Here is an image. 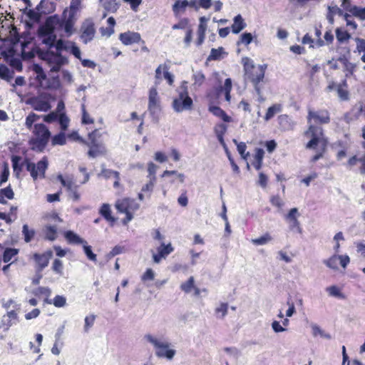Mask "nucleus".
<instances>
[{"label":"nucleus","instance_id":"nucleus-1","mask_svg":"<svg viewBox=\"0 0 365 365\" xmlns=\"http://www.w3.org/2000/svg\"><path fill=\"white\" fill-rule=\"evenodd\" d=\"M307 121V128L302 133L303 137L307 140L304 147L307 150L316 151L310 159L312 163H315L323 158L327 149L329 141L322 125L331 122L330 113L327 108L314 110L309 108Z\"/></svg>","mask_w":365,"mask_h":365},{"label":"nucleus","instance_id":"nucleus-2","mask_svg":"<svg viewBox=\"0 0 365 365\" xmlns=\"http://www.w3.org/2000/svg\"><path fill=\"white\" fill-rule=\"evenodd\" d=\"M11 163L14 172L16 174H19L22 171L24 165H26V170L30 173L34 180H36L38 178H44L48 165V159L46 156L39 160L37 164H35L28 158L22 161L21 156L12 155Z\"/></svg>","mask_w":365,"mask_h":365},{"label":"nucleus","instance_id":"nucleus-3","mask_svg":"<svg viewBox=\"0 0 365 365\" xmlns=\"http://www.w3.org/2000/svg\"><path fill=\"white\" fill-rule=\"evenodd\" d=\"M242 64L245 71V79L251 82L257 93L260 95L261 88L259 83L262 82L264 78L267 65L262 64L256 66L254 64L253 61L248 57L242 58Z\"/></svg>","mask_w":365,"mask_h":365},{"label":"nucleus","instance_id":"nucleus-4","mask_svg":"<svg viewBox=\"0 0 365 365\" xmlns=\"http://www.w3.org/2000/svg\"><path fill=\"white\" fill-rule=\"evenodd\" d=\"M178 96L172 103L173 108L177 113H182L185 110L193 109L194 103L192 98L189 96L188 82L183 81L181 82L179 88L177 89Z\"/></svg>","mask_w":365,"mask_h":365},{"label":"nucleus","instance_id":"nucleus-5","mask_svg":"<svg viewBox=\"0 0 365 365\" xmlns=\"http://www.w3.org/2000/svg\"><path fill=\"white\" fill-rule=\"evenodd\" d=\"M33 133L35 138L31 140L32 149L43 151L51 137V132L44 124L37 123L34 125Z\"/></svg>","mask_w":365,"mask_h":365},{"label":"nucleus","instance_id":"nucleus-6","mask_svg":"<svg viewBox=\"0 0 365 365\" xmlns=\"http://www.w3.org/2000/svg\"><path fill=\"white\" fill-rule=\"evenodd\" d=\"M115 207L118 212L125 215L122 223L126 225L133 219L134 212L139 209V205L134 199L124 197L116 200Z\"/></svg>","mask_w":365,"mask_h":365},{"label":"nucleus","instance_id":"nucleus-7","mask_svg":"<svg viewBox=\"0 0 365 365\" xmlns=\"http://www.w3.org/2000/svg\"><path fill=\"white\" fill-rule=\"evenodd\" d=\"M101 137L102 134L99 129H95L88 133V141L86 140V143H84L90 148L88 151V157L95 158L106 153V148L101 140Z\"/></svg>","mask_w":365,"mask_h":365},{"label":"nucleus","instance_id":"nucleus-8","mask_svg":"<svg viewBox=\"0 0 365 365\" xmlns=\"http://www.w3.org/2000/svg\"><path fill=\"white\" fill-rule=\"evenodd\" d=\"M145 338L154 346L155 355L158 357L168 359H172L174 357L175 350L170 349V344L168 341H160L150 334H146Z\"/></svg>","mask_w":365,"mask_h":365},{"label":"nucleus","instance_id":"nucleus-9","mask_svg":"<svg viewBox=\"0 0 365 365\" xmlns=\"http://www.w3.org/2000/svg\"><path fill=\"white\" fill-rule=\"evenodd\" d=\"M96 34L95 24L91 20H86L81 26L80 38L85 44L91 41Z\"/></svg>","mask_w":365,"mask_h":365},{"label":"nucleus","instance_id":"nucleus-10","mask_svg":"<svg viewBox=\"0 0 365 365\" xmlns=\"http://www.w3.org/2000/svg\"><path fill=\"white\" fill-rule=\"evenodd\" d=\"M172 29H185L186 32L184 38V43L187 46L190 45L192 40L193 31L188 18L185 17L180 19L177 24H175L172 26Z\"/></svg>","mask_w":365,"mask_h":365},{"label":"nucleus","instance_id":"nucleus-11","mask_svg":"<svg viewBox=\"0 0 365 365\" xmlns=\"http://www.w3.org/2000/svg\"><path fill=\"white\" fill-rule=\"evenodd\" d=\"M31 106L36 111L47 112L51 108L50 101L46 96H35L29 99Z\"/></svg>","mask_w":365,"mask_h":365},{"label":"nucleus","instance_id":"nucleus-12","mask_svg":"<svg viewBox=\"0 0 365 365\" xmlns=\"http://www.w3.org/2000/svg\"><path fill=\"white\" fill-rule=\"evenodd\" d=\"M53 257V252L51 250H46L42 254L34 253L32 256V259L36 264V270L38 272H42L49 263L50 259Z\"/></svg>","mask_w":365,"mask_h":365},{"label":"nucleus","instance_id":"nucleus-13","mask_svg":"<svg viewBox=\"0 0 365 365\" xmlns=\"http://www.w3.org/2000/svg\"><path fill=\"white\" fill-rule=\"evenodd\" d=\"M118 38L123 45L130 46L134 43H139L141 41V36L138 32L127 31L120 33Z\"/></svg>","mask_w":365,"mask_h":365},{"label":"nucleus","instance_id":"nucleus-14","mask_svg":"<svg viewBox=\"0 0 365 365\" xmlns=\"http://www.w3.org/2000/svg\"><path fill=\"white\" fill-rule=\"evenodd\" d=\"M173 251L174 247L170 242L167 245L161 243L157 248V253L153 255V262L157 264L160 263L162 259H165Z\"/></svg>","mask_w":365,"mask_h":365},{"label":"nucleus","instance_id":"nucleus-15","mask_svg":"<svg viewBox=\"0 0 365 365\" xmlns=\"http://www.w3.org/2000/svg\"><path fill=\"white\" fill-rule=\"evenodd\" d=\"M299 215L298 209L294 207L292 208L285 216V220L289 223L290 230H296L298 233L301 234L302 232V229L300 226V222L297 219Z\"/></svg>","mask_w":365,"mask_h":365},{"label":"nucleus","instance_id":"nucleus-16","mask_svg":"<svg viewBox=\"0 0 365 365\" xmlns=\"http://www.w3.org/2000/svg\"><path fill=\"white\" fill-rule=\"evenodd\" d=\"M207 21L208 19L205 16H201L199 19V24L197 29V39L195 41V45L197 46H201L205 41L207 29Z\"/></svg>","mask_w":365,"mask_h":365},{"label":"nucleus","instance_id":"nucleus-17","mask_svg":"<svg viewBox=\"0 0 365 365\" xmlns=\"http://www.w3.org/2000/svg\"><path fill=\"white\" fill-rule=\"evenodd\" d=\"M98 213L110 227L114 226L116 223L117 218L113 215L112 210L109 204H102L98 210Z\"/></svg>","mask_w":365,"mask_h":365},{"label":"nucleus","instance_id":"nucleus-18","mask_svg":"<svg viewBox=\"0 0 365 365\" xmlns=\"http://www.w3.org/2000/svg\"><path fill=\"white\" fill-rule=\"evenodd\" d=\"M46 56H52L54 57V65L51 68L52 71L58 72L59 71L61 67L63 65L67 64L68 63V61L66 57L61 55V53L56 52H51V53H46Z\"/></svg>","mask_w":365,"mask_h":365},{"label":"nucleus","instance_id":"nucleus-19","mask_svg":"<svg viewBox=\"0 0 365 365\" xmlns=\"http://www.w3.org/2000/svg\"><path fill=\"white\" fill-rule=\"evenodd\" d=\"M160 106V100L158 97V93L156 88H151L149 90V96H148V110L150 111H154L155 108H159Z\"/></svg>","mask_w":365,"mask_h":365},{"label":"nucleus","instance_id":"nucleus-20","mask_svg":"<svg viewBox=\"0 0 365 365\" xmlns=\"http://www.w3.org/2000/svg\"><path fill=\"white\" fill-rule=\"evenodd\" d=\"M357 163H360L359 172L361 174H365V153L358 158L356 155L351 156L347 161V166L349 168H353L355 166Z\"/></svg>","mask_w":365,"mask_h":365},{"label":"nucleus","instance_id":"nucleus-21","mask_svg":"<svg viewBox=\"0 0 365 365\" xmlns=\"http://www.w3.org/2000/svg\"><path fill=\"white\" fill-rule=\"evenodd\" d=\"M208 110L212 113L215 116L222 119L224 122L229 123L232 120L230 116H229L224 110L217 106H210Z\"/></svg>","mask_w":365,"mask_h":365},{"label":"nucleus","instance_id":"nucleus-22","mask_svg":"<svg viewBox=\"0 0 365 365\" xmlns=\"http://www.w3.org/2000/svg\"><path fill=\"white\" fill-rule=\"evenodd\" d=\"M264 156V151L262 148H255L252 164L257 170H259L262 168Z\"/></svg>","mask_w":365,"mask_h":365},{"label":"nucleus","instance_id":"nucleus-23","mask_svg":"<svg viewBox=\"0 0 365 365\" xmlns=\"http://www.w3.org/2000/svg\"><path fill=\"white\" fill-rule=\"evenodd\" d=\"M106 12L103 13V18L107 16L108 12L115 13L119 9V4L116 0H101Z\"/></svg>","mask_w":365,"mask_h":365},{"label":"nucleus","instance_id":"nucleus-24","mask_svg":"<svg viewBox=\"0 0 365 365\" xmlns=\"http://www.w3.org/2000/svg\"><path fill=\"white\" fill-rule=\"evenodd\" d=\"M44 239L49 241H54L58 237L56 226L46 225L43 228Z\"/></svg>","mask_w":365,"mask_h":365},{"label":"nucleus","instance_id":"nucleus-25","mask_svg":"<svg viewBox=\"0 0 365 365\" xmlns=\"http://www.w3.org/2000/svg\"><path fill=\"white\" fill-rule=\"evenodd\" d=\"M64 237L67 242L71 245H83L86 240L71 230L65 232Z\"/></svg>","mask_w":365,"mask_h":365},{"label":"nucleus","instance_id":"nucleus-26","mask_svg":"<svg viewBox=\"0 0 365 365\" xmlns=\"http://www.w3.org/2000/svg\"><path fill=\"white\" fill-rule=\"evenodd\" d=\"M54 33V26L51 21V19L46 20L44 25L39 27L38 34L39 38L48 36Z\"/></svg>","mask_w":365,"mask_h":365},{"label":"nucleus","instance_id":"nucleus-27","mask_svg":"<svg viewBox=\"0 0 365 365\" xmlns=\"http://www.w3.org/2000/svg\"><path fill=\"white\" fill-rule=\"evenodd\" d=\"M14 197V192L9 185L6 187L0 189V204H7V200H12Z\"/></svg>","mask_w":365,"mask_h":365},{"label":"nucleus","instance_id":"nucleus-28","mask_svg":"<svg viewBox=\"0 0 365 365\" xmlns=\"http://www.w3.org/2000/svg\"><path fill=\"white\" fill-rule=\"evenodd\" d=\"M247 24L245 22L242 16L240 14L235 16L233 24L231 26L233 34H239L242 30L246 27Z\"/></svg>","mask_w":365,"mask_h":365},{"label":"nucleus","instance_id":"nucleus-29","mask_svg":"<svg viewBox=\"0 0 365 365\" xmlns=\"http://www.w3.org/2000/svg\"><path fill=\"white\" fill-rule=\"evenodd\" d=\"M348 84L346 79H344L339 85H337L336 91L339 98L341 101H347L349 98V93L347 90Z\"/></svg>","mask_w":365,"mask_h":365},{"label":"nucleus","instance_id":"nucleus-30","mask_svg":"<svg viewBox=\"0 0 365 365\" xmlns=\"http://www.w3.org/2000/svg\"><path fill=\"white\" fill-rule=\"evenodd\" d=\"M18 314L16 311L11 310L4 315L1 320L2 327L9 329L12 325V320H17Z\"/></svg>","mask_w":365,"mask_h":365},{"label":"nucleus","instance_id":"nucleus-31","mask_svg":"<svg viewBox=\"0 0 365 365\" xmlns=\"http://www.w3.org/2000/svg\"><path fill=\"white\" fill-rule=\"evenodd\" d=\"M108 27L100 28L101 34L104 36H110L114 33V27L115 26V20L113 16L109 17L107 19Z\"/></svg>","mask_w":365,"mask_h":365},{"label":"nucleus","instance_id":"nucleus-32","mask_svg":"<svg viewBox=\"0 0 365 365\" xmlns=\"http://www.w3.org/2000/svg\"><path fill=\"white\" fill-rule=\"evenodd\" d=\"M18 207L16 206H11L9 214L0 212V219L4 220L7 224H11L13 220L16 219V212Z\"/></svg>","mask_w":365,"mask_h":365},{"label":"nucleus","instance_id":"nucleus-33","mask_svg":"<svg viewBox=\"0 0 365 365\" xmlns=\"http://www.w3.org/2000/svg\"><path fill=\"white\" fill-rule=\"evenodd\" d=\"M33 293L36 297H39L41 295L44 296V302L48 304H51V300L48 299L51 294V290L48 287H38L33 292Z\"/></svg>","mask_w":365,"mask_h":365},{"label":"nucleus","instance_id":"nucleus-34","mask_svg":"<svg viewBox=\"0 0 365 365\" xmlns=\"http://www.w3.org/2000/svg\"><path fill=\"white\" fill-rule=\"evenodd\" d=\"M282 110V106L281 104H279V103L273 104L272 106H271L270 107L268 108V109L265 113V115L264 117V119L266 121L269 120L275 115V114L281 112Z\"/></svg>","mask_w":365,"mask_h":365},{"label":"nucleus","instance_id":"nucleus-35","mask_svg":"<svg viewBox=\"0 0 365 365\" xmlns=\"http://www.w3.org/2000/svg\"><path fill=\"white\" fill-rule=\"evenodd\" d=\"M336 37L339 43L348 41L351 38V34L342 28H336L335 30Z\"/></svg>","mask_w":365,"mask_h":365},{"label":"nucleus","instance_id":"nucleus-36","mask_svg":"<svg viewBox=\"0 0 365 365\" xmlns=\"http://www.w3.org/2000/svg\"><path fill=\"white\" fill-rule=\"evenodd\" d=\"M227 125L223 123L217 124L215 128V131L217 137V139L222 145H225L224 135L227 131Z\"/></svg>","mask_w":365,"mask_h":365},{"label":"nucleus","instance_id":"nucleus-37","mask_svg":"<svg viewBox=\"0 0 365 365\" xmlns=\"http://www.w3.org/2000/svg\"><path fill=\"white\" fill-rule=\"evenodd\" d=\"M337 14L339 15L343 14V10L338 8L337 6H329L328 13L327 14V19L329 23L332 24L334 21V15Z\"/></svg>","mask_w":365,"mask_h":365},{"label":"nucleus","instance_id":"nucleus-38","mask_svg":"<svg viewBox=\"0 0 365 365\" xmlns=\"http://www.w3.org/2000/svg\"><path fill=\"white\" fill-rule=\"evenodd\" d=\"M188 5L187 0H176L173 5V11L175 16H178L180 11H184Z\"/></svg>","mask_w":365,"mask_h":365},{"label":"nucleus","instance_id":"nucleus-39","mask_svg":"<svg viewBox=\"0 0 365 365\" xmlns=\"http://www.w3.org/2000/svg\"><path fill=\"white\" fill-rule=\"evenodd\" d=\"M14 71H11L5 65H0V78L2 79L10 81L14 78Z\"/></svg>","mask_w":365,"mask_h":365},{"label":"nucleus","instance_id":"nucleus-40","mask_svg":"<svg viewBox=\"0 0 365 365\" xmlns=\"http://www.w3.org/2000/svg\"><path fill=\"white\" fill-rule=\"evenodd\" d=\"M19 250L16 248H6L3 253V261L5 263L9 262L11 259L18 255Z\"/></svg>","mask_w":365,"mask_h":365},{"label":"nucleus","instance_id":"nucleus-41","mask_svg":"<svg viewBox=\"0 0 365 365\" xmlns=\"http://www.w3.org/2000/svg\"><path fill=\"white\" fill-rule=\"evenodd\" d=\"M272 237L269 232L264 233L258 238L252 239V243L255 245H264L272 241Z\"/></svg>","mask_w":365,"mask_h":365},{"label":"nucleus","instance_id":"nucleus-42","mask_svg":"<svg viewBox=\"0 0 365 365\" xmlns=\"http://www.w3.org/2000/svg\"><path fill=\"white\" fill-rule=\"evenodd\" d=\"M195 278L191 276L188 279L180 284V289L185 293H190L195 287Z\"/></svg>","mask_w":365,"mask_h":365},{"label":"nucleus","instance_id":"nucleus-43","mask_svg":"<svg viewBox=\"0 0 365 365\" xmlns=\"http://www.w3.org/2000/svg\"><path fill=\"white\" fill-rule=\"evenodd\" d=\"M64 132L65 131H61L53 136L51 139V144L53 145H63L66 143V136Z\"/></svg>","mask_w":365,"mask_h":365},{"label":"nucleus","instance_id":"nucleus-44","mask_svg":"<svg viewBox=\"0 0 365 365\" xmlns=\"http://www.w3.org/2000/svg\"><path fill=\"white\" fill-rule=\"evenodd\" d=\"M348 12L360 20H365V7L359 8L356 6H353Z\"/></svg>","mask_w":365,"mask_h":365},{"label":"nucleus","instance_id":"nucleus-45","mask_svg":"<svg viewBox=\"0 0 365 365\" xmlns=\"http://www.w3.org/2000/svg\"><path fill=\"white\" fill-rule=\"evenodd\" d=\"M6 61L11 68H14L17 71H22V63L20 58L11 56L10 58L7 57Z\"/></svg>","mask_w":365,"mask_h":365},{"label":"nucleus","instance_id":"nucleus-46","mask_svg":"<svg viewBox=\"0 0 365 365\" xmlns=\"http://www.w3.org/2000/svg\"><path fill=\"white\" fill-rule=\"evenodd\" d=\"M74 26V16L69 14L68 17L63 23V29L66 34H71Z\"/></svg>","mask_w":365,"mask_h":365},{"label":"nucleus","instance_id":"nucleus-47","mask_svg":"<svg viewBox=\"0 0 365 365\" xmlns=\"http://www.w3.org/2000/svg\"><path fill=\"white\" fill-rule=\"evenodd\" d=\"M81 112H82V118L81 123L84 125H90L94 123V120L91 117L89 113L87 112L86 106L84 104L81 105Z\"/></svg>","mask_w":365,"mask_h":365},{"label":"nucleus","instance_id":"nucleus-48","mask_svg":"<svg viewBox=\"0 0 365 365\" xmlns=\"http://www.w3.org/2000/svg\"><path fill=\"white\" fill-rule=\"evenodd\" d=\"M355 41L356 43V50L359 53L363 52V55L361 57L362 62L365 63V39L361 38H356Z\"/></svg>","mask_w":365,"mask_h":365},{"label":"nucleus","instance_id":"nucleus-49","mask_svg":"<svg viewBox=\"0 0 365 365\" xmlns=\"http://www.w3.org/2000/svg\"><path fill=\"white\" fill-rule=\"evenodd\" d=\"M22 234L24 235V241L26 242H29L34 238L35 232L34 230H29L27 225H24L22 227Z\"/></svg>","mask_w":365,"mask_h":365},{"label":"nucleus","instance_id":"nucleus-50","mask_svg":"<svg viewBox=\"0 0 365 365\" xmlns=\"http://www.w3.org/2000/svg\"><path fill=\"white\" fill-rule=\"evenodd\" d=\"M57 178L61 182L62 185L66 187L68 191H70L72 189H73L74 186H77L76 185H75L74 182L71 178L65 179L61 175H58L57 176Z\"/></svg>","mask_w":365,"mask_h":365},{"label":"nucleus","instance_id":"nucleus-51","mask_svg":"<svg viewBox=\"0 0 365 365\" xmlns=\"http://www.w3.org/2000/svg\"><path fill=\"white\" fill-rule=\"evenodd\" d=\"M83 247L87 258L89 260L96 262L97 261V256L93 252L91 246L88 245V242L86 241V243L83 244Z\"/></svg>","mask_w":365,"mask_h":365},{"label":"nucleus","instance_id":"nucleus-52","mask_svg":"<svg viewBox=\"0 0 365 365\" xmlns=\"http://www.w3.org/2000/svg\"><path fill=\"white\" fill-rule=\"evenodd\" d=\"M58 122L60 124L61 131H66L69 125L70 120L65 113H61Z\"/></svg>","mask_w":365,"mask_h":365},{"label":"nucleus","instance_id":"nucleus-53","mask_svg":"<svg viewBox=\"0 0 365 365\" xmlns=\"http://www.w3.org/2000/svg\"><path fill=\"white\" fill-rule=\"evenodd\" d=\"M234 143L237 144V151L240 154L241 157L243 159L247 160L248 156L250 155V153L248 152H246V144L244 142H240L237 143L236 140H234Z\"/></svg>","mask_w":365,"mask_h":365},{"label":"nucleus","instance_id":"nucleus-54","mask_svg":"<svg viewBox=\"0 0 365 365\" xmlns=\"http://www.w3.org/2000/svg\"><path fill=\"white\" fill-rule=\"evenodd\" d=\"M41 41L43 43L46 45L49 48L54 46V43L56 40V35L53 33L52 34L41 37Z\"/></svg>","mask_w":365,"mask_h":365},{"label":"nucleus","instance_id":"nucleus-55","mask_svg":"<svg viewBox=\"0 0 365 365\" xmlns=\"http://www.w3.org/2000/svg\"><path fill=\"white\" fill-rule=\"evenodd\" d=\"M39 115L34 113H31L29 114V115L26 118L25 121V125L26 127L31 130L33 128L34 123L39 119Z\"/></svg>","mask_w":365,"mask_h":365},{"label":"nucleus","instance_id":"nucleus-56","mask_svg":"<svg viewBox=\"0 0 365 365\" xmlns=\"http://www.w3.org/2000/svg\"><path fill=\"white\" fill-rule=\"evenodd\" d=\"M222 52H223L222 47H219L218 48H212L210 51V53L207 58V60H209V61L219 60L221 57Z\"/></svg>","mask_w":365,"mask_h":365},{"label":"nucleus","instance_id":"nucleus-57","mask_svg":"<svg viewBox=\"0 0 365 365\" xmlns=\"http://www.w3.org/2000/svg\"><path fill=\"white\" fill-rule=\"evenodd\" d=\"M338 261L339 257L337 255H334L329 257L328 259L324 260V264L329 268L333 269H338Z\"/></svg>","mask_w":365,"mask_h":365},{"label":"nucleus","instance_id":"nucleus-58","mask_svg":"<svg viewBox=\"0 0 365 365\" xmlns=\"http://www.w3.org/2000/svg\"><path fill=\"white\" fill-rule=\"evenodd\" d=\"M51 304H53L56 307H63L66 304V299L62 295H56L53 299L51 300Z\"/></svg>","mask_w":365,"mask_h":365},{"label":"nucleus","instance_id":"nucleus-59","mask_svg":"<svg viewBox=\"0 0 365 365\" xmlns=\"http://www.w3.org/2000/svg\"><path fill=\"white\" fill-rule=\"evenodd\" d=\"M60 113L57 111H53L48 115H44L43 120L48 123H51L55 121H58Z\"/></svg>","mask_w":365,"mask_h":365},{"label":"nucleus","instance_id":"nucleus-60","mask_svg":"<svg viewBox=\"0 0 365 365\" xmlns=\"http://www.w3.org/2000/svg\"><path fill=\"white\" fill-rule=\"evenodd\" d=\"M9 176V169L8 165L6 163H4L3 165V170L0 175V186L8 180Z\"/></svg>","mask_w":365,"mask_h":365},{"label":"nucleus","instance_id":"nucleus-61","mask_svg":"<svg viewBox=\"0 0 365 365\" xmlns=\"http://www.w3.org/2000/svg\"><path fill=\"white\" fill-rule=\"evenodd\" d=\"M68 44L71 45V51L70 53L73 54L76 58L81 60V52L78 46L76 44L75 42L68 41Z\"/></svg>","mask_w":365,"mask_h":365},{"label":"nucleus","instance_id":"nucleus-62","mask_svg":"<svg viewBox=\"0 0 365 365\" xmlns=\"http://www.w3.org/2000/svg\"><path fill=\"white\" fill-rule=\"evenodd\" d=\"M327 291L331 296L341 298V299L344 298V294H341L340 289L336 286L333 285V286L329 287L327 289Z\"/></svg>","mask_w":365,"mask_h":365},{"label":"nucleus","instance_id":"nucleus-63","mask_svg":"<svg viewBox=\"0 0 365 365\" xmlns=\"http://www.w3.org/2000/svg\"><path fill=\"white\" fill-rule=\"evenodd\" d=\"M192 78L194 80V85H197V86H201L205 81V76L202 72L195 73Z\"/></svg>","mask_w":365,"mask_h":365},{"label":"nucleus","instance_id":"nucleus-64","mask_svg":"<svg viewBox=\"0 0 365 365\" xmlns=\"http://www.w3.org/2000/svg\"><path fill=\"white\" fill-rule=\"evenodd\" d=\"M52 269L57 274H61L63 272V263L59 259H55L53 262Z\"/></svg>","mask_w":365,"mask_h":365}]
</instances>
